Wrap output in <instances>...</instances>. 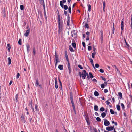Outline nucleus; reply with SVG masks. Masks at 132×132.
I'll return each instance as SVG.
<instances>
[{
    "label": "nucleus",
    "mask_w": 132,
    "mask_h": 132,
    "mask_svg": "<svg viewBox=\"0 0 132 132\" xmlns=\"http://www.w3.org/2000/svg\"><path fill=\"white\" fill-rule=\"evenodd\" d=\"M59 80V82L60 84V87H61V88H62V83L61 82V81L60 80V79L59 78H58Z\"/></svg>",
    "instance_id": "nucleus-41"
},
{
    "label": "nucleus",
    "mask_w": 132,
    "mask_h": 132,
    "mask_svg": "<svg viewBox=\"0 0 132 132\" xmlns=\"http://www.w3.org/2000/svg\"><path fill=\"white\" fill-rule=\"evenodd\" d=\"M55 87L56 89H57L58 88V85L57 82V79L56 78H55Z\"/></svg>",
    "instance_id": "nucleus-10"
},
{
    "label": "nucleus",
    "mask_w": 132,
    "mask_h": 132,
    "mask_svg": "<svg viewBox=\"0 0 132 132\" xmlns=\"http://www.w3.org/2000/svg\"><path fill=\"white\" fill-rule=\"evenodd\" d=\"M99 93L97 91H95L94 92V95L96 96H98L99 95Z\"/></svg>",
    "instance_id": "nucleus-27"
},
{
    "label": "nucleus",
    "mask_w": 132,
    "mask_h": 132,
    "mask_svg": "<svg viewBox=\"0 0 132 132\" xmlns=\"http://www.w3.org/2000/svg\"><path fill=\"white\" fill-rule=\"evenodd\" d=\"M37 105H35V109L36 111L37 110Z\"/></svg>",
    "instance_id": "nucleus-60"
},
{
    "label": "nucleus",
    "mask_w": 132,
    "mask_h": 132,
    "mask_svg": "<svg viewBox=\"0 0 132 132\" xmlns=\"http://www.w3.org/2000/svg\"><path fill=\"white\" fill-rule=\"evenodd\" d=\"M96 120L98 121H101L100 118L99 117H97L96 118Z\"/></svg>",
    "instance_id": "nucleus-48"
},
{
    "label": "nucleus",
    "mask_w": 132,
    "mask_h": 132,
    "mask_svg": "<svg viewBox=\"0 0 132 132\" xmlns=\"http://www.w3.org/2000/svg\"><path fill=\"white\" fill-rule=\"evenodd\" d=\"M79 74L80 78H81V77H82V72L81 73L79 71Z\"/></svg>",
    "instance_id": "nucleus-39"
},
{
    "label": "nucleus",
    "mask_w": 132,
    "mask_h": 132,
    "mask_svg": "<svg viewBox=\"0 0 132 132\" xmlns=\"http://www.w3.org/2000/svg\"><path fill=\"white\" fill-rule=\"evenodd\" d=\"M7 46L8 47V50L9 51V52H10V49L11 48V47L9 44V43L7 44Z\"/></svg>",
    "instance_id": "nucleus-24"
},
{
    "label": "nucleus",
    "mask_w": 132,
    "mask_h": 132,
    "mask_svg": "<svg viewBox=\"0 0 132 132\" xmlns=\"http://www.w3.org/2000/svg\"><path fill=\"white\" fill-rule=\"evenodd\" d=\"M21 118L22 122L23 123H25L26 122V121L25 120L24 116L23 114L22 115Z\"/></svg>",
    "instance_id": "nucleus-8"
},
{
    "label": "nucleus",
    "mask_w": 132,
    "mask_h": 132,
    "mask_svg": "<svg viewBox=\"0 0 132 132\" xmlns=\"http://www.w3.org/2000/svg\"><path fill=\"white\" fill-rule=\"evenodd\" d=\"M67 25L69 26V25L70 23V17L68 15L67 16Z\"/></svg>",
    "instance_id": "nucleus-18"
},
{
    "label": "nucleus",
    "mask_w": 132,
    "mask_h": 132,
    "mask_svg": "<svg viewBox=\"0 0 132 132\" xmlns=\"http://www.w3.org/2000/svg\"><path fill=\"white\" fill-rule=\"evenodd\" d=\"M68 11L69 13L70 14L71 12V9L70 7L69 6L68 8Z\"/></svg>",
    "instance_id": "nucleus-44"
},
{
    "label": "nucleus",
    "mask_w": 132,
    "mask_h": 132,
    "mask_svg": "<svg viewBox=\"0 0 132 132\" xmlns=\"http://www.w3.org/2000/svg\"><path fill=\"white\" fill-rule=\"evenodd\" d=\"M35 86L36 87H38L39 85V83L38 81V79H36V82L35 84Z\"/></svg>",
    "instance_id": "nucleus-15"
},
{
    "label": "nucleus",
    "mask_w": 132,
    "mask_h": 132,
    "mask_svg": "<svg viewBox=\"0 0 132 132\" xmlns=\"http://www.w3.org/2000/svg\"><path fill=\"white\" fill-rule=\"evenodd\" d=\"M55 59H58V55L56 53V52H55Z\"/></svg>",
    "instance_id": "nucleus-30"
},
{
    "label": "nucleus",
    "mask_w": 132,
    "mask_h": 132,
    "mask_svg": "<svg viewBox=\"0 0 132 132\" xmlns=\"http://www.w3.org/2000/svg\"><path fill=\"white\" fill-rule=\"evenodd\" d=\"M121 106L122 108H124V104L123 103H121Z\"/></svg>",
    "instance_id": "nucleus-57"
},
{
    "label": "nucleus",
    "mask_w": 132,
    "mask_h": 132,
    "mask_svg": "<svg viewBox=\"0 0 132 132\" xmlns=\"http://www.w3.org/2000/svg\"><path fill=\"white\" fill-rule=\"evenodd\" d=\"M68 67L69 70V73L70 74L71 72V71L70 68V66L69 62H68Z\"/></svg>",
    "instance_id": "nucleus-5"
},
{
    "label": "nucleus",
    "mask_w": 132,
    "mask_h": 132,
    "mask_svg": "<svg viewBox=\"0 0 132 132\" xmlns=\"http://www.w3.org/2000/svg\"><path fill=\"white\" fill-rule=\"evenodd\" d=\"M99 71L100 72L102 73H103L104 72L103 70L102 69H100L99 70Z\"/></svg>",
    "instance_id": "nucleus-50"
},
{
    "label": "nucleus",
    "mask_w": 132,
    "mask_h": 132,
    "mask_svg": "<svg viewBox=\"0 0 132 132\" xmlns=\"http://www.w3.org/2000/svg\"><path fill=\"white\" fill-rule=\"evenodd\" d=\"M88 50L89 51H90L91 50V46H89L88 47Z\"/></svg>",
    "instance_id": "nucleus-54"
},
{
    "label": "nucleus",
    "mask_w": 132,
    "mask_h": 132,
    "mask_svg": "<svg viewBox=\"0 0 132 132\" xmlns=\"http://www.w3.org/2000/svg\"><path fill=\"white\" fill-rule=\"evenodd\" d=\"M85 27H86L87 28H89V26L88 24L86 23L85 25Z\"/></svg>",
    "instance_id": "nucleus-46"
},
{
    "label": "nucleus",
    "mask_w": 132,
    "mask_h": 132,
    "mask_svg": "<svg viewBox=\"0 0 132 132\" xmlns=\"http://www.w3.org/2000/svg\"><path fill=\"white\" fill-rule=\"evenodd\" d=\"M69 49L70 51L72 52L74 51L73 49L72 48V47L71 46H69Z\"/></svg>",
    "instance_id": "nucleus-29"
},
{
    "label": "nucleus",
    "mask_w": 132,
    "mask_h": 132,
    "mask_svg": "<svg viewBox=\"0 0 132 132\" xmlns=\"http://www.w3.org/2000/svg\"><path fill=\"white\" fill-rule=\"evenodd\" d=\"M101 87L102 88H104V86H105V85L104 84H101Z\"/></svg>",
    "instance_id": "nucleus-42"
},
{
    "label": "nucleus",
    "mask_w": 132,
    "mask_h": 132,
    "mask_svg": "<svg viewBox=\"0 0 132 132\" xmlns=\"http://www.w3.org/2000/svg\"><path fill=\"white\" fill-rule=\"evenodd\" d=\"M110 123L109 121L107 120H105L104 122V124L106 126H108L109 125Z\"/></svg>",
    "instance_id": "nucleus-11"
},
{
    "label": "nucleus",
    "mask_w": 132,
    "mask_h": 132,
    "mask_svg": "<svg viewBox=\"0 0 132 132\" xmlns=\"http://www.w3.org/2000/svg\"><path fill=\"white\" fill-rule=\"evenodd\" d=\"M99 65L98 64H95V67L96 68H98L99 67Z\"/></svg>",
    "instance_id": "nucleus-53"
},
{
    "label": "nucleus",
    "mask_w": 132,
    "mask_h": 132,
    "mask_svg": "<svg viewBox=\"0 0 132 132\" xmlns=\"http://www.w3.org/2000/svg\"><path fill=\"white\" fill-rule=\"evenodd\" d=\"M95 55H96V53L95 51H94V52L92 53V57L93 58H94L95 57Z\"/></svg>",
    "instance_id": "nucleus-25"
},
{
    "label": "nucleus",
    "mask_w": 132,
    "mask_h": 132,
    "mask_svg": "<svg viewBox=\"0 0 132 132\" xmlns=\"http://www.w3.org/2000/svg\"><path fill=\"white\" fill-rule=\"evenodd\" d=\"M78 67L80 68L81 69H82V67L80 65H78Z\"/></svg>",
    "instance_id": "nucleus-51"
},
{
    "label": "nucleus",
    "mask_w": 132,
    "mask_h": 132,
    "mask_svg": "<svg viewBox=\"0 0 132 132\" xmlns=\"http://www.w3.org/2000/svg\"><path fill=\"white\" fill-rule=\"evenodd\" d=\"M18 94H17L15 97V98L16 99V102H17L18 101Z\"/></svg>",
    "instance_id": "nucleus-32"
},
{
    "label": "nucleus",
    "mask_w": 132,
    "mask_h": 132,
    "mask_svg": "<svg viewBox=\"0 0 132 132\" xmlns=\"http://www.w3.org/2000/svg\"><path fill=\"white\" fill-rule=\"evenodd\" d=\"M27 49V52H28L30 50V48L29 44H27L26 45Z\"/></svg>",
    "instance_id": "nucleus-13"
},
{
    "label": "nucleus",
    "mask_w": 132,
    "mask_h": 132,
    "mask_svg": "<svg viewBox=\"0 0 132 132\" xmlns=\"http://www.w3.org/2000/svg\"><path fill=\"white\" fill-rule=\"evenodd\" d=\"M100 111H103L105 109H104V108L103 107H102L100 108Z\"/></svg>",
    "instance_id": "nucleus-45"
},
{
    "label": "nucleus",
    "mask_w": 132,
    "mask_h": 132,
    "mask_svg": "<svg viewBox=\"0 0 132 132\" xmlns=\"http://www.w3.org/2000/svg\"><path fill=\"white\" fill-rule=\"evenodd\" d=\"M110 112L112 114H113L114 113V111L112 109H110Z\"/></svg>",
    "instance_id": "nucleus-38"
},
{
    "label": "nucleus",
    "mask_w": 132,
    "mask_h": 132,
    "mask_svg": "<svg viewBox=\"0 0 132 132\" xmlns=\"http://www.w3.org/2000/svg\"><path fill=\"white\" fill-rule=\"evenodd\" d=\"M8 64L9 65H10L11 62V59L10 58V57H9L8 58Z\"/></svg>",
    "instance_id": "nucleus-22"
},
{
    "label": "nucleus",
    "mask_w": 132,
    "mask_h": 132,
    "mask_svg": "<svg viewBox=\"0 0 132 132\" xmlns=\"http://www.w3.org/2000/svg\"><path fill=\"white\" fill-rule=\"evenodd\" d=\"M113 127H106V129L108 131H110L112 130L113 129Z\"/></svg>",
    "instance_id": "nucleus-9"
},
{
    "label": "nucleus",
    "mask_w": 132,
    "mask_h": 132,
    "mask_svg": "<svg viewBox=\"0 0 132 132\" xmlns=\"http://www.w3.org/2000/svg\"><path fill=\"white\" fill-rule=\"evenodd\" d=\"M30 32V29H28L26 30V32L24 34V35L26 37H27L29 35Z\"/></svg>",
    "instance_id": "nucleus-6"
},
{
    "label": "nucleus",
    "mask_w": 132,
    "mask_h": 132,
    "mask_svg": "<svg viewBox=\"0 0 132 132\" xmlns=\"http://www.w3.org/2000/svg\"><path fill=\"white\" fill-rule=\"evenodd\" d=\"M87 75V73L85 70H84L83 71V79H85Z\"/></svg>",
    "instance_id": "nucleus-12"
},
{
    "label": "nucleus",
    "mask_w": 132,
    "mask_h": 132,
    "mask_svg": "<svg viewBox=\"0 0 132 132\" xmlns=\"http://www.w3.org/2000/svg\"><path fill=\"white\" fill-rule=\"evenodd\" d=\"M106 115V114L104 112H103L101 114V116L103 118H104L105 116Z\"/></svg>",
    "instance_id": "nucleus-33"
},
{
    "label": "nucleus",
    "mask_w": 132,
    "mask_h": 132,
    "mask_svg": "<svg viewBox=\"0 0 132 132\" xmlns=\"http://www.w3.org/2000/svg\"><path fill=\"white\" fill-rule=\"evenodd\" d=\"M18 44L20 45H21L22 44L21 43V39H19L18 42Z\"/></svg>",
    "instance_id": "nucleus-43"
},
{
    "label": "nucleus",
    "mask_w": 132,
    "mask_h": 132,
    "mask_svg": "<svg viewBox=\"0 0 132 132\" xmlns=\"http://www.w3.org/2000/svg\"><path fill=\"white\" fill-rule=\"evenodd\" d=\"M65 57L66 58V59L67 61V62H69V60L68 56L67 54V52H65Z\"/></svg>",
    "instance_id": "nucleus-20"
},
{
    "label": "nucleus",
    "mask_w": 132,
    "mask_h": 132,
    "mask_svg": "<svg viewBox=\"0 0 132 132\" xmlns=\"http://www.w3.org/2000/svg\"><path fill=\"white\" fill-rule=\"evenodd\" d=\"M94 109L96 111H97L98 110V107L97 105H95L94 106Z\"/></svg>",
    "instance_id": "nucleus-34"
},
{
    "label": "nucleus",
    "mask_w": 132,
    "mask_h": 132,
    "mask_svg": "<svg viewBox=\"0 0 132 132\" xmlns=\"http://www.w3.org/2000/svg\"><path fill=\"white\" fill-rule=\"evenodd\" d=\"M43 0V7H45V5L44 4V0Z\"/></svg>",
    "instance_id": "nucleus-58"
},
{
    "label": "nucleus",
    "mask_w": 132,
    "mask_h": 132,
    "mask_svg": "<svg viewBox=\"0 0 132 132\" xmlns=\"http://www.w3.org/2000/svg\"><path fill=\"white\" fill-rule=\"evenodd\" d=\"M44 14L45 17V18L46 21H47V18L46 15V11H44Z\"/></svg>",
    "instance_id": "nucleus-26"
},
{
    "label": "nucleus",
    "mask_w": 132,
    "mask_h": 132,
    "mask_svg": "<svg viewBox=\"0 0 132 132\" xmlns=\"http://www.w3.org/2000/svg\"><path fill=\"white\" fill-rule=\"evenodd\" d=\"M116 69L117 70V71L118 72V73H119V74H120V71L117 68H116Z\"/></svg>",
    "instance_id": "nucleus-59"
},
{
    "label": "nucleus",
    "mask_w": 132,
    "mask_h": 132,
    "mask_svg": "<svg viewBox=\"0 0 132 132\" xmlns=\"http://www.w3.org/2000/svg\"><path fill=\"white\" fill-rule=\"evenodd\" d=\"M103 7H105V1H104L103 2Z\"/></svg>",
    "instance_id": "nucleus-56"
},
{
    "label": "nucleus",
    "mask_w": 132,
    "mask_h": 132,
    "mask_svg": "<svg viewBox=\"0 0 132 132\" xmlns=\"http://www.w3.org/2000/svg\"><path fill=\"white\" fill-rule=\"evenodd\" d=\"M101 78H102V80H104V81H105L106 80V79H105V78H103V77H102V76H101Z\"/></svg>",
    "instance_id": "nucleus-62"
},
{
    "label": "nucleus",
    "mask_w": 132,
    "mask_h": 132,
    "mask_svg": "<svg viewBox=\"0 0 132 132\" xmlns=\"http://www.w3.org/2000/svg\"><path fill=\"white\" fill-rule=\"evenodd\" d=\"M131 28H132V14L131 15Z\"/></svg>",
    "instance_id": "nucleus-55"
},
{
    "label": "nucleus",
    "mask_w": 132,
    "mask_h": 132,
    "mask_svg": "<svg viewBox=\"0 0 132 132\" xmlns=\"http://www.w3.org/2000/svg\"><path fill=\"white\" fill-rule=\"evenodd\" d=\"M60 5L62 8L63 7L64 9L65 10H67L68 8V7L67 5H65L64 6L63 4L62 3V1H60Z\"/></svg>",
    "instance_id": "nucleus-3"
},
{
    "label": "nucleus",
    "mask_w": 132,
    "mask_h": 132,
    "mask_svg": "<svg viewBox=\"0 0 132 132\" xmlns=\"http://www.w3.org/2000/svg\"><path fill=\"white\" fill-rule=\"evenodd\" d=\"M90 60L91 63H93V60L91 59H90Z\"/></svg>",
    "instance_id": "nucleus-61"
},
{
    "label": "nucleus",
    "mask_w": 132,
    "mask_h": 132,
    "mask_svg": "<svg viewBox=\"0 0 132 132\" xmlns=\"http://www.w3.org/2000/svg\"><path fill=\"white\" fill-rule=\"evenodd\" d=\"M85 119L88 125H89L90 124L89 121V119L88 117H85Z\"/></svg>",
    "instance_id": "nucleus-16"
},
{
    "label": "nucleus",
    "mask_w": 132,
    "mask_h": 132,
    "mask_svg": "<svg viewBox=\"0 0 132 132\" xmlns=\"http://www.w3.org/2000/svg\"><path fill=\"white\" fill-rule=\"evenodd\" d=\"M36 54V51L35 50V48H33V55L34 56Z\"/></svg>",
    "instance_id": "nucleus-47"
},
{
    "label": "nucleus",
    "mask_w": 132,
    "mask_h": 132,
    "mask_svg": "<svg viewBox=\"0 0 132 132\" xmlns=\"http://www.w3.org/2000/svg\"><path fill=\"white\" fill-rule=\"evenodd\" d=\"M92 81L93 82H97V80H96L95 79H94L92 80Z\"/></svg>",
    "instance_id": "nucleus-64"
},
{
    "label": "nucleus",
    "mask_w": 132,
    "mask_h": 132,
    "mask_svg": "<svg viewBox=\"0 0 132 132\" xmlns=\"http://www.w3.org/2000/svg\"><path fill=\"white\" fill-rule=\"evenodd\" d=\"M124 41H125V43H126V45H127V46H128V47H129V44H127V42H126V39H125V38H124Z\"/></svg>",
    "instance_id": "nucleus-49"
},
{
    "label": "nucleus",
    "mask_w": 132,
    "mask_h": 132,
    "mask_svg": "<svg viewBox=\"0 0 132 132\" xmlns=\"http://www.w3.org/2000/svg\"><path fill=\"white\" fill-rule=\"evenodd\" d=\"M88 11H90V10H91V5H90L89 4L88 5Z\"/></svg>",
    "instance_id": "nucleus-37"
},
{
    "label": "nucleus",
    "mask_w": 132,
    "mask_h": 132,
    "mask_svg": "<svg viewBox=\"0 0 132 132\" xmlns=\"http://www.w3.org/2000/svg\"><path fill=\"white\" fill-rule=\"evenodd\" d=\"M119 96L120 97V98H121L122 97V94L121 92H119L118 93Z\"/></svg>",
    "instance_id": "nucleus-36"
},
{
    "label": "nucleus",
    "mask_w": 132,
    "mask_h": 132,
    "mask_svg": "<svg viewBox=\"0 0 132 132\" xmlns=\"http://www.w3.org/2000/svg\"><path fill=\"white\" fill-rule=\"evenodd\" d=\"M20 8L21 10H22L24 9V6L23 5H20Z\"/></svg>",
    "instance_id": "nucleus-35"
},
{
    "label": "nucleus",
    "mask_w": 132,
    "mask_h": 132,
    "mask_svg": "<svg viewBox=\"0 0 132 132\" xmlns=\"http://www.w3.org/2000/svg\"><path fill=\"white\" fill-rule=\"evenodd\" d=\"M79 103H80L81 105H82V98H79Z\"/></svg>",
    "instance_id": "nucleus-17"
},
{
    "label": "nucleus",
    "mask_w": 132,
    "mask_h": 132,
    "mask_svg": "<svg viewBox=\"0 0 132 132\" xmlns=\"http://www.w3.org/2000/svg\"><path fill=\"white\" fill-rule=\"evenodd\" d=\"M63 66L61 65H59L58 66V68L60 70H63Z\"/></svg>",
    "instance_id": "nucleus-21"
},
{
    "label": "nucleus",
    "mask_w": 132,
    "mask_h": 132,
    "mask_svg": "<svg viewBox=\"0 0 132 132\" xmlns=\"http://www.w3.org/2000/svg\"><path fill=\"white\" fill-rule=\"evenodd\" d=\"M77 31L74 30H73L71 32V36L73 37L72 40L75 41L77 39Z\"/></svg>",
    "instance_id": "nucleus-2"
},
{
    "label": "nucleus",
    "mask_w": 132,
    "mask_h": 132,
    "mask_svg": "<svg viewBox=\"0 0 132 132\" xmlns=\"http://www.w3.org/2000/svg\"><path fill=\"white\" fill-rule=\"evenodd\" d=\"M73 94H72V92L71 91L70 92V100L71 101L72 103V104H74V102H73V97L72 96Z\"/></svg>",
    "instance_id": "nucleus-4"
},
{
    "label": "nucleus",
    "mask_w": 132,
    "mask_h": 132,
    "mask_svg": "<svg viewBox=\"0 0 132 132\" xmlns=\"http://www.w3.org/2000/svg\"><path fill=\"white\" fill-rule=\"evenodd\" d=\"M58 26V34L59 35L60 34H62V31L63 30V21H57Z\"/></svg>",
    "instance_id": "nucleus-1"
},
{
    "label": "nucleus",
    "mask_w": 132,
    "mask_h": 132,
    "mask_svg": "<svg viewBox=\"0 0 132 132\" xmlns=\"http://www.w3.org/2000/svg\"><path fill=\"white\" fill-rule=\"evenodd\" d=\"M72 107L73 108L74 111L75 113V114H76V110H75V104H72Z\"/></svg>",
    "instance_id": "nucleus-28"
},
{
    "label": "nucleus",
    "mask_w": 132,
    "mask_h": 132,
    "mask_svg": "<svg viewBox=\"0 0 132 132\" xmlns=\"http://www.w3.org/2000/svg\"><path fill=\"white\" fill-rule=\"evenodd\" d=\"M108 92V90L107 89H105L104 90V92L105 93H106Z\"/></svg>",
    "instance_id": "nucleus-63"
},
{
    "label": "nucleus",
    "mask_w": 132,
    "mask_h": 132,
    "mask_svg": "<svg viewBox=\"0 0 132 132\" xmlns=\"http://www.w3.org/2000/svg\"><path fill=\"white\" fill-rule=\"evenodd\" d=\"M116 108L119 111L120 109V106L119 105H116Z\"/></svg>",
    "instance_id": "nucleus-40"
},
{
    "label": "nucleus",
    "mask_w": 132,
    "mask_h": 132,
    "mask_svg": "<svg viewBox=\"0 0 132 132\" xmlns=\"http://www.w3.org/2000/svg\"><path fill=\"white\" fill-rule=\"evenodd\" d=\"M55 66L56 67L57 66V63L59 62L58 59H55Z\"/></svg>",
    "instance_id": "nucleus-23"
},
{
    "label": "nucleus",
    "mask_w": 132,
    "mask_h": 132,
    "mask_svg": "<svg viewBox=\"0 0 132 132\" xmlns=\"http://www.w3.org/2000/svg\"><path fill=\"white\" fill-rule=\"evenodd\" d=\"M124 27V22L123 21H122L121 22V29L122 30H123V29Z\"/></svg>",
    "instance_id": "nucleus-19"
},
{
    "label": "nucleus",
    "mask_w": 132,
    "mask_h": 132,
    "mask_svg": "<svg viewBox=\"0 0 132 132\" xmlns=\"http://www.w3.org/2000/svg\"><path fill=\"white\" fill-rule=\"evenodd\" d=\"M57 15H58L57 21H63L62 20H61L60 19V15L59 12H58V13H57Z\"/></svg>",
    "instance_id": "nucleus-14"
},
{
    "label": "nucleus",
    "mask_w": 132,
    "mask_h": 132,
    "mask_svg": "<svg viewBox=\"0 0 132 132\" xmlns=\"http://www.w3.org/2000/svg\"><path fill=\"white\" fill-rule=\"evenodd\" d=\"M20 74L19 73H17V76H16V78L17 79L18 78H19V76H20Z\"/></svg>",
    "instance_id": "nucleus-52"
},
{
    "label": "nucleus",
    "mask_w": 132,
    "mask_h": 132,
    "mask_svg": "<svg viewBox=\"0 0 132 132\" xmlns=\"http://www.w3.org/2000/svg\"><path fill=\"white\" fill-rule=\"evenodd\" d=\"M87 77L88 79L92 78H93V76L91 72H89V74L87 75Z\"/></svg>",
    "instance_id": "nucleus-7"
},
{
    "label": "nucleus",
    "mask_w": 132,
    "mask_h": 132,
    "mask_svg": "<svg viewBox=\"0 0 132 132\" xmlns=\"http://www.w3.org/2000/svg\"><path fill=\"white\" fill-rule=\"evenodd\" d=\"M72 45L73 47L74 48H75L76 47V44L74 43H72Z\"/></svg>",
    "instance_id": "nucleus-31"
}]
</instances>
